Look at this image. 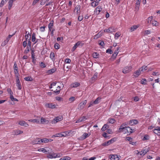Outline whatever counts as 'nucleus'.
Returning a JSON list of instances; mask_svg holds the SVG:
<instances>
[{
  "label": "nucleus",
  "mask_w": 160,
  "mask_h": 160,
  "mask_svg": "<svg viewBox=\"0 0 160 160\" xmlns=\"http://www.w3.org/2000/svg\"><path fill=\"white\" fill-rule=\"evenodd\" d=\"M6 2L7 0H2L1 2L0 3V7H2Z\"/></svg>",
  "instance_id": "ea45409f"
},
{
  "label": "nucleus",
  "mask_w": 160,
  "mask_h": 160,
  "mask_svg": "<svg viewBox=\"0 0 160 160\" xmlns=\"http://www.w3.org/2000/svg\"><path fill=\"white\" fill-rule=\"evenodd\" d=\"M139 27L138 25H134L131 27L130 28V30L131 32H132L136 30Z\"/></svg>",
  "instance_id": "b1692460"
},
{
  "label": "nucleus",
  "mask_w": 160,
  "mask_h": 160,
  "mask_svg": "<svg viewBox=\"0 0 160 160\" xmlns=\"http://www.w3.org/2000/svg\"><path fill=\"white\" fill-rule=\"evenodd\" d=\"M98 73L97 72L95 73L93 77L92 78V80H96L98 78Z\"/></svg>",
  "instance_id": "72a5a7b5"
},
{
  "label": "nucleus",
  "mask_w": 160,
  "mask_h": 160,
  "mask_svg": "<svg viewBox=\"0 0 160 160\" xmlns=\"http://www.w3.org/2000/svg\"><path fill=\"white\" fill-rule=\"evenodd\" d=\"M54 21L53 20L51 21L50 23L48 24V27L49 29V31H51L52 29H54L53 28V26Z\"/></svg>",
  "instance_id": "ddd939ff"
},
{
  "label": "nucleus",
  "mask_w": 160,
  "mask_h": 160,
  "mask_svg": "<svg viewBox=\"0 0 160 160\" xmlns=\"http://www.w3.org/2000/svg\"><path fill=\"white\" fill-rule=\"evenodd\" d=\"M80 85V84L79 83L77 82H75L71 84V87L72 88H77Z\"/></svg>",
  "instance_id": "4be33fe9"
},
{
  "label": "nucleus",
  "mask_w": 160,
  "mask_h": 160,
  "mask_svg": "<svg viewBox=\"0 0 160 160\" xmlns=\"http://www.w3.org/2000/svg\"><path fill=\"white\" fill-rule=\"evenodd\" d=\"M24 80L26 81H32V78L31 77H27L24 78Z\"/></svg>",
  "instance_id": "4c0bfd02"
},
{
  "label": "nucleus",
  "mask_w": 160,
  "mask_h": 160,
  "mask_svg": "<svg viewBox=\"0 0 160 160\" xmlns=\"http://www.w3.org/2000/svg\"><path fill=\"white\" fill-rule=\"evenodd\" d=\"M153 26H157L158 25V22L156 21L153 20L152 21L151 23Z\"/></svg>",
  "instance_id": "8fccbe9b"
},
{
  "label": "nucleus",
  "mask_w": 160,
  "mask_h": 160,
  "mask_svg": "<svg viewBox=\"0 0 160 160\" xmlns=\"http://www.w3.org/2000/svg\"><path fill=\"white\" fill-rule=\"evenodd\" d=\"M108 122L110 123H114L115 122V119L114 118H109L108 120Z\"/></svg>",
  "instance_id": "c03bdc74"
},
{
  "label": "nucleus",
  "mask_w": 160,
  "mask_h": 160,
  "mask_svg": "<svg viewBox=\"0 0 160 160\" xmlns=\"http://www.w3.org/2000/svg\"><path fill=\"white\" fill-rule=\"evenodd\" d=\"M41 143L43 142L45 143L48 142V139L46 138H44L40 139Z\"/></svg>",
  "instance_id": "e433bc0d"
},
{
  "label": "nucleus",
  "mask_w": 160,
  "mask_h": 160,
  "mask_svg": "<svg viewBox=\"0 0 160 160\" xmlns=\"http://www.w3.org/2000/svg\"><path fill=\"white\" fill-rule=\"evenodd\" d=\"M13 2L9 0L8 2V9L10 10L12 7Z\"/></svg>",
  "instance_id": "58836bf2"
},
{
  "label": "nucleus",
  "mask_w": 160,
  "mask_h": 160,
  "mask_svg": "<svg viewBox=\"0 0 160 160\" xmlns=\"http://www.w3.org/2000/svg\"><path fill=\"white\" fill-rule=\"evenodd\" d=\"M93 57L94 58H99V55L98 52H94L92 54Z\"/></svg>",
  "instance_id": "7c9ffc66"
},
{
  "label": "nucleus",
  "mask_w": 160,
  "mask_h": 160,
  "mask_svg": "<svg viewBox=\"0 0 160 160\" xmlns=\"http://www.w3.org/2000/svg\"><path fill=\"white\" fill-rule=\"evenodd\" d=\"M76 44L77 45V46H82L84 45V43L82 42V41H79Z\"/></svg>",
  "instance_id": "09e8293b"
},
{
  "label": "nucleus",
  "mask_w": 160,
  "mask_h": 160,
  "mask_svg": "<svg viewBox=\"0 0 160 160\" xmlns=\"http://www.w3.org/2000/svg\"><path fill=\"white\" fill-rule=\"evenodd\" d=\"M140 69L141 72H144L145 71L147 70L148 67L147 66H142Z\"/></svg>",
  "instance_id": "c85d7f7f"
},
{
  "label": "nucleus",
  "mask_w": 160,
  "mask_h": 160,
  "mask_svg": "<svg viewBox=\"0 0 160 160\" xmlns=\"http://www.w3.org/2000/svg\"><path fill=\"white\" fill-rule=\"evenodd\" d=\"M141 71L140 68L138 70L135 71L134 73L133 76L135 77H138L141 73Z\"/></svg>",
  "instance_id": "f8f14e48"
},
{
  "label": "nucleus",
  "mask_w": 160,
  "mask_h": 160,
  "mask_svg": "<svg viewBox=\"0 0 160 160\" xmlns=\"http://www.w3.org/2000/svg\"><path fill=\"white\" fill-rule=\"evenodd\" d=\"M148 152V151L145 149H142L141 151H139L138 150H136L134 151V153L136 154L137 156L139 157V156L142 157L144 155Z\"/></svg>",
  "instance_id": "f257e3e1"
},
{
  "label": "nucleus",
  "mask_w": 160,
  "mask_h": 160,
  "mask_svg": "<svg viewBox=\"0 0 160 160\" xmlns=\"http://www.w3.org/2000/svg\"><path fill=\"white\" fill-rule=\"evenodd\" d=\"M38 151L42 152L46 154H49V153H51V150H46L44 148H39L38 149Z\"/></svg>",
  "instance_id": "6e6552de"
},
{
  "label": "nucleus",
  "mask_w": 160,
  "mask_h": 160,
  "mask_svg": "<svg viewBox=\"0 0 160 160\" xmlns=\"http://www.w3.org/2000/svg\"><path fill=\"white\" fill-rule=\"evenodd\" d=\"M36 34L35 33H33L32 34V37L31 40L32 42H34L36 39Z\"/></svg>",
  "instance_id": "f704fd0d"
},
{
  "label": "nucleus",
  "mask_w": 160,
  "mask_h": 160,
  "mask_svg": "<svg viewBox=\"0 0 160 160\" xmlns=\"http://www.w3.org/2000/svg\"><path fill=\"white\" fill-rule=\"evenodd\" d=\"M55 57L54 53L53 52H51L50 54V58L53 61L55 60V59L54 58Z\"/></svg>",
  "instance_id": "cd10ccee"
},
{
  "label": "nucleus",
  "mask_w": 160,
  "mask_h": 160,
  "mask_svg": "<svg viewBox=\"0 0 160 160\" xmlns=\"http://www.w3.org/2000/svg\"><path fill=\"white\" fill-rule=\"evenodd\" d=\"M69 100L71 102H73L75 100V97H71L69 98Z\"/></svg>",
  "instance_id": "13d9d810"
},
{
  "label": "nucleus",
  "mask_w": 160,
  "mask_h": 160,
  "mask_svg": "<svg viewBox=\"0 0 160 160\" xmlns=\"http://www.w3.org/2000/svg\"><path fill=\"white\" fill-rule=\"evenodd\" d=\"M125 129H126V128H125L124 127H123L122 125H121L120 127H119V132H124V131L125 130Z\"/></svg>",
  "instance_id": "a878e982"
},
{
  "label": "nucleus",
  "mask_w": 160,
  "mask_h": 160,
  "mask_svg": "<svg viewBox=\"0 0 160 160\" xmlns=\"http://www.w3.org/2000/svg\"><path fill=\"white\" fill-rule=\"evenodd\" d=\"M134 129H132L130 127H128L127 128H126V129L124 131V133H126L127 132L128 133L130 134L134 132Z\"/></svg>",
  "instance_id": "1a4fd4ad"
},
{
  "label": "nucleus",
  "mask_w": 160,
  "mask_h": 160,
  "mask_svg": "<svg viewBox=\"0 0 160 160\" xmlns=\"http://www.w3.org/2000/svg\"><path fill=\"white\" fill-rule=\"evenodd\" d=\"M62 155V154L61 153H55V158L61 157Z\"/></svg>",
  "instance_id": "774afa93"
},
{
  "label": "nucleus",
  "mask_w": 160,
  "mask_h": 160,
  "mask_svg": "<svg viewBox=\"0 0 160 160\" xmlns=\"http://www.w3.org/2000/svg\"><path fill=\"white\" fill-rule=\"evenodd\" d=\"M31 49V48L28 47V46H27L26 47V49L24 50V53L25 54H27L29 51Z\"/></svg>",
  "instance_id": "79ce46f5"
},
{
  "label": "nucleus",
  "mask_w": 160,
  "mask_h": 160,
  "mask_svg": "<svg viewBox=\"0 0 160 160\" xmlns=\"http://www.w3.org/2000/svg\"><path fill=\"white\" fill-rule=\"evenodd\" d=\"M98 3L99 2L95 0L94 2H91V5L92 7H95L98 5Z\"/></svg>",
  "instance_id": "c756f323"
},
{
  "label": "nucleus",
  "mask_w": 160,
  "mask_h": 160,
  "mask_svg": "<svg viewBox=\"0 0 160 160\" xmlns=\"http://www.w3.org/2000/svg\"><path fill=\"white\" fill-rule=\"evenodd\" d=\"M109 158L111 160H118L119 159L118 156L115 154L110 155Z\"/></svg>",
  "instance_id": "dca6fc26"
},
{
  "label": "nucleus",
  "mask_w": 160,
  "mask_h": 160,
  "mask_svg": "<svg viewBox=\"0 0 160 160\" xmlns=\"http://www.w3.org/2000/svg\"><path fill=\"white\" fill-rule=\"evenodd\" d=\"M14 70H18V67L16 63V62H15L14 63V65L13 66Z\"/></svg>",
  "instance_id": "680f3d73"
},
{
  "label": "nucleus",
  "mask_w": 160,
  "mask_h": 160,
  "mask_svg": "<svg viewBox=\"0 0 160 160\" xmlns=\"http://www.w3.org/2000/svg\"><path fill=\"white\" fill-rule=\"evenodd\" d=\"M102 36V32H101V31L99 32L98 34L95 35L94 38V39H97L99 38L101 36Z\"/></svg>",
  "instance_id": "5701e85b"
},
{
  "label": "nucleus",
  "mask_w": 160,
  "mask_h": 160,
  "mask_svg": "<svg viewBox=\"0 0 160 160\" xmlns=\"http://www.w3.org/2000/svg\"><path fill=\"white\" fill-rule=\"evenodd\" d=\"M40 139H41L39 138H36L34 140L32 141V143L33 144H40L41 143L40 142Z\"/></svg>",
  "instance_id": "f3484780"
},
{
  "label": "nucleus",
  "mask_w": 160,
  "mask_h": 160,
  "mask_svg": "<svg viewBox=\"0 0 160 160\" xmlns=\"http://www.w3.org/2000/svg\"><path fill=\"white\" fill-rule=\"evenodd\" d=\"M45 106L46 108L52 109L55 108H56V105L52 102L46 103L45 105Z\"/></svg>",
  "instance_id": "423d86ee"
},
{
  "label": "nucleus",
  "mask_w": 160,
  "mask_h": 160,
  "mask_svg": "<svg viewBox=\"0 0 160 160\" xmlns=\"http://www.w3.org/2000/svg\"><path fill=\"white\" fill-rule=\"evenodd\" d=\"M108 128V126L107 124H105L101 128V130L103 131H105Z\"/></svg>",
  "instance_id": "a19ab883"
},
{
  "label": "nucleus",
  "mask_w": 160,
  "mask_h": 160,
  "mask_svg": "<svg viewBox=\"0 0 160 160\" xmlns=\"http://www.w3.org/2000/svg\"><path fill=\"white\" fill-rule=\"evenodd\" d=\"M62 116H59L55 118L51 121L52 124H55L59 121H61L62 119Z\"/></svg>",
  "instance_id": "39448f33"
},
{
  "label": "nucleus",
  "mask_w": 160,
  "mask_h": 160,
  "mask_svg": "<svg viewBox=\"0 0 160 160\" xmlns=\"http://www.w3.org/2000/svg\"><path fill=\"white\" fill-rule=\"evenodd\" d=\"M139 100V98L137 96H136L133 98V100L135 102H138Z\"/></svg>",
  "instance_id": "bf43d9fd"
},
{
  "label": "nucleus",
  "mask_w": 160,
  "mask_h": 160,
  "mask_svg": "<svg viewBox=\"0 0 160 160\" xmlns=\"http://www.w3.org/2000/svg\"><path fill=\"white\" fill-rule=\"evenodd\" d=\"M153 132L158 135H160V127H158L153 130Z\"/></svg>",
  "instance_id": "9d476101"
},
{
  "label": "nucleus",
  "mask_w": 160,
  "mask_h": 160,
  "mask_svg": "<svg viewBox=\"0 0 160 160\" xmlns=\"http://www.w3.org/2000/svg\"><path fill=\"white\" fill-rule=\"evenodd\" d=\"M101 99L102 98L101 97H98L94 101H93V103H94V104H97L98 103L100 102V101Z\"/></svg>",
  "instance_id": "393cba45"
},
{
  "label": "nucleus",
  "mask_w": 160,
  "mask_h": 160,
  "mask_svg": "<svg viewBox=\"0 0 160 160\" xmlns=\"http://www.w3.org/2000/svg\"><path fill=\"white\" fill-rule=\"evenodd\" d=\"M66 134H62V133H56L55 135H53L52 137V138L65 137L66 136Z\"/></svg>",
  "instance_id": "4468645a"
},
{
  "label": "nucleus",
  "mask_w": 160,
  "mask_h": 160,
  "mask_svg": "<svg viewBox=\"0 0 160 160\" xmlns=\"http://www.w3.org/2000/svg\"><path fill=\"white\" fill-rule=\"evenodd\" d=\"M120 47H118L117 48V49H116V50L114 51V54H115V56H116L117 55V54H118V53L119 52V50L120 49Z\"/></svg>",
  "instance_id": "de8ad7c7"
},
{
  "label": "nucleus",
  "mask_w": 160,
  "mask_h": 160,
  "mask_svg": "<svg viewBox=\"0 0 160 160\" xmlns=\"http://www.w3.org/2000/svg\"><path fill=\"white\" fill-rule=\"evenodd\" d=\"M139 4H135V11L136 12L138 11L139 8Z\"/></svg>",
  "instance_id": "603ef678"
},
{
  "label": "nucleus",
  "mask_w": 160,
  "mask_h": 160,
  "mask_svg": "<svg viewBox=\"0 0 160 160\" xmlns=\"http://www.w3.org/2000/svg\"><path fill=\"white\" fill-rule=\"evenodd\" d=\"M7 91L8 93L10 95V98L12 101H18V100L17 99L14 98L13 96V92L12 91L11 89L10 88H8L7 89Z\"/></svg>",
  "instance_id": "20e7f679"
},
{
  "label": "nucleus",
  "mask_w": 160,
  "mask_h": 160,
  "mask_svg": "<svg viewBox=\"0 0 160 160\" xmlns=\"http://www.w3.org/2000/svg\"><path fill=\"white\" fill-rule=\"evenodd\" d=\"M153 17L152 16L149 17L147 20V22L148 24H151L152 21Z\"/></svg>",
  "instance_id": "2f4dec72"
},
{
  "label": "nucleus",
  "mask_w": 160,
  "mask_h": 160,
  "mask_svg": "<svg viewBox=\"0 0 160 160\" xmlns=\"http://www.w3.org/2000/svg\"><path fill=\"white\" fill-rule=\"evenodd\" d=\"M49 122V121L46 120L43 117L41 118V123L42 124H47Z\"/></svg>",
  "instance_id": "a211bd4d"
},
{
  "label": "nucleus",
  "mask_w": 160,
  "mask_h": 160,
  "mask_svg": "<svg viewBox=\"0 0 160 160\" xmlns=\"http://www.w3.org/2000/svg\"><path fill=\"white\" fill-rule=\"evenodd\" d=\"M138 123V120L136 119H132L130 121V124L131 125H133L137 124Z\"/></svg>",
  "instance_id": "6ab92c4d"
},
{
  "label": "nucleus",
  "mask_w": 160,
  "mask_h": 160,
  "mask_svg": "<svg viewBox=\"0 0 160 160\" xmlns=\"http://www.w3.org/2000/svg\"><path fill=\"white\" fill-rule=\"evenodd\" d=\"M28 46L30 47V48H31V42L30 38L28 39Z\"/></svg>",
  "instance_id": "0e129e2a"
},
{
  "label": "nucleus",
  "mask_w": 160,
  "mask_h": 160,
  "mask_svg": "<svg viewBox=\"0 0 160 160\" xmlns=\"http://www.w3.org/2000/svg\"><path fill=\"white\" fill-rule=\"evenodd\" d=\"M35 55H33L31 56L32 62L34 65H35L36 63V59H35Z\"/></svg>",
  "instance_id": "37998d69"
},
{
  "label": "nucleus",
  "mask_w": 160,
  "mask_h": 160,
  "mask_svg": "<svg viewBox=\"0 0 160 160\" xmlns=\"http://www.w3.org/2000/svg\"><path fill=\"white\" fill-rule=\"evenodd\" d=\"M120 35V33L119 32H117L115 35L114 38L115 39H118Z\"/></svg>",
  "instance_id": "49530a36"
},
{
  "label": "nucleus",
  "mask_w": 160,
  "mask_h": 160,
  "mask_svg": "<svg viewBox=\"0 0 160 160\" xmlns=\"http://www.w3.org/2000/svg\"><path fill=\"white\" fill-rule=\"evenodd\" d=\"M55 153H54L51 154H49L47 155V158H55Z\"/></svg>",
  "instance_id": "473e14b6"
},
{
  "label": "nucleus",
  "mask_w": 160,
  "mask_h": 160,
  "mask_svg": "<svg viewBox=\"0 0 160 160\" xmlns=\"http://www.w3.org/2000/svg\"><path fill=\"white\" fill-rule=\"evenodd\" d=\"M55 98L59 102L62 101L63 100V98L59 97H56Z\"/></svg>",
  "instance_id": "864d4df0"
},
{
  "label": "nucleus",
  "mask_w": 160,
  "mask_h": 160,
  "mask_svg": "<svg viewBox=\"0 0 160 160\" xmlns=\"http://www.w3.org/2000/svg\"><path fill=\"white\" fill-rule=\"evenodd\" d=\"M147 80L146 79H142L141 81V83L142 84L145 85L146 84Z\"/></svg>",
  "instance_id": "338daca9"
},
{
  "label": "nucleus",
  "mask_w": 160,
  "mask_h": 160,
  "mask_svg": "<svg viewBox=\"0 0 160 160\" xmlns=\"http://www.w3.org/2000/svg\"><path fill=\"white\" fill-rule=\"evenodd\" d=\"M114 28L113 27H111L109 28L105 29L104 30V32H112L114 31Z\"/></svg>",
  "instance_id": "2eb2a0df"
},
{
  "label": "nucleus",
  "mask_w": 160,
  "mask_h": 160,
  "mask_svg": "<svg viewBox=\"0 0 160 160\" xmlns=\"http://www.w3.org/2000/svg\"><path fill=\"white\" fill-rule=\"evenodd\" d=\"M86 117L83 116L82 117L79 118L78 120H77L76 122V123H79L80 122L82 121H85L86 120Z\"/></svg>",
  "instance_id": "aec40b11"
},
{
  "label": "nucleus",
  "mask_w": 160,
  "mask_h": 160,
  "mask_svg": "<svg viewBox=\"0 0 160 160\" xmlns=\"http://www.w3.org/2000/svg\"><path fill=\"white\" fill-rule=\"evenodd\" d=\"M18 124L22 126L27 127L28 126V125L26 123V122L23 121H20Z\"/></svg>",
  "instance_id": "412c9836"
},
{
  "label": "nucleus",
  "mask_w": 160,
  "mask_h": 160,
  "mask_svg": "<svg viewBox=\"0 0 160 160\" xmlns=\"http://www.w3.org/2000/svg\"><path fill=\"white\" fill-rule=\"evenodd\" d=\"M90 135V134H88L87 133H84L83 134V136L84 138V139H85L88 137Z\"/></svg>",
  "instance_id": "4d7b16f0"
},
{
  "label": "nucleus",
  "mask_w": 160,
  "mask_h": 160,
  "mask_svg": "<svg viewBox=\"0 0 160 160\" xmlns=\"http://www.w3.org/2000/svg\"><path fill=\"white\" fill-rule=\"evenodd\" d=\"M54 47L55 49H58L60 48V46L58 43H56L54 44Z\"/></svg>",
  "instance_id": "a18cd8bd"
},
{
  "label": "nucleus",
  "mask_w": 160,
  "mask_h": 160,
  "mask_svg": "<svg viewBox=\"0 0 160 160\" xmlns=\"http://www.w3.org/2000/svg\"><path fill=\"white\" fill-rule=\"evenodd\" d=\"M99 44L102 46V47H104V43L103 41L99 40Z\"/></svg>",
  "instance_id": "6e6d98bb"
},
{
  "label": "nucleus",
  "mask_w": 160,
  "mask_h": 160,
  "mask_svg": "<svg viewBox=\"0 0 160 160\" xmlns=\"http://www.w3.org/2000/svg\"><path fill=\"white\" fill-rule=\"evenodd\" d=\"M86 100H84L83 102H80L78 105V108L80 110H82L84 108V106L86 104Z\"/></svg>",
  "instance_id": "0eeeda50"
},
{
  "label": "nucleus",
  "mask_w": 160,
  "mask_h": 160,
  "mask_svg": "<svg viewBox=\"0 0 160 160\" xmlns=\"http://www.w3.org/2000/svg\"><path fill=\"white\" fill-rule=\"evenodd\" d=\"M16 86L18 88L19 90H21L22 88L21 82L20 81H16Z\"/></svg>",
  "instance_id": "bb28decb"
},
{
  "label": "nucleus",
  "mask_w": 160,
  "mask_h": 160,
  "mask_svg": "<svg viewBox=\"0 0 160 160\" xmlns=\"http://www.w3.org/2000/svg\"><path fill=\"white\" fill-rule=\"evenodd\" d=\"M149 136L147 134H146L144 135V137L143 138L142 140L143 141L148 140L149 139Z\"/></svg>",
  "instance_id": "3c124183"
},
{
  "label": "nucleus",
  "mask_w": 160,
  "mask_h": 160,
  "mask_svg": "<svg viewBox=\"0 0 160 160\" xmlns=\"http://www.w3.org/2000/svg\"><path fill=\"white\" fill-rule=\"evenodd\" d=\"M102 8L101 6H99L97 7L94 11V12L96 14H98L102 10Z\"/></svg>",
  "instance_id": "9b49d317"
},
{
  "label": "nucleus",
  "mask_w": 160,
  "mask_h": 160,
  "mask_svg": "<svg viewBox=\"0 0 160 160\" xmlns=\"http://www.w3.org/2000/svg\"><path fill=\"white\" fill-rule=\"evenodd\" d=\"M117 138H112L110 140H108L107 142H104L102 144V145L103 146H108L111 144L113 143L116 141Z\"/></svg>",
  "instance_id": "f03ea898"
},
{
  "label": "nucleus",
  "mask_w": 160,
  "mask_h": 160,
  "mask_svg": "<svg viewBox=\"0 0 160 160\" xmlns=\"http://www.w3.org/2000/svg\"><path fill=\"white\" fill-rule=\"evenodd\" d=\"M64 160H70L71 158L68 156H65L62 157Z\"/></svg>",
  "instance_id": "e2e57ef3"
},
{
  "label": "nucleus",
  "mask_w": 160,
  "mask_h": 160,
  "mask_svg": "<svg viewBox=\"0 0 160 160\" xmlns=\"http://www.w3.org/2000/svg\"><path fill=\"white\" fill-rule=\"evenodd\" d=\"M78 47V46H77V45L75 43V45H74V46L72 47V52L74 51L76 49V48Z\"/></svg>",
  "instance_id": "69168bd1"
},
{
  "label": "nucleus",
  "mask_w": 160,
  "mask_h": 160,
  "mask_svg": "<svg viewBox=\"0 0 160 160\" xmlns=\"http://www.w3.org/2000/svg\"><path fill=\"white\" fill-rule=\"evenodd\" d=\"M56 71V69L55 68H52L48 71V72L50 74H51L55 72Z\"/></svg>",
  "instance_id": "c9c22d12"
},
{
  "label": "nucleus",
  "mask_w": 160,
  "mask_h": 160,
  "mask_svg": "<svg viewBox=\"0 0 160 160\" xmlns=\"http://www.w3.org/2000/svg\"><path fill=\"white\" fill-rule=\"evenodd\" d=\"M80 7L79 5L76 6L75 9V11H76L77 13H78V11L80 10Z\"/></svg>",
  "instance_id": "5fc2aeb1"
},
{
  "label": "nucleus",
  "mask_w": 160,
  "mask_h": 160,
  "mask_svg": "<svg viewBox=\"0 0 160 160\" xmlns=\"http://www.w3.org/2000/svg\"><path fill=\"white\" fill-rule=\"evenodd\" d=\"M132 67L131 66H128L125 67L122 69V72L124 74L130 72L132 70Z\"/></svg>",
  "instance_id": "7ed1b4c3"
},
{
  "label": "nucleus",
  "mask_w": 160,
  "mask_h": 160,
  "mask_svg": "<svg viewBox=\"0 0 160 160\" xmlns=\"http://www.w3.org/2000/svg\"><path fill=\"white\" fill-rule=\"evenodd\" d=\"M106 52L109 54H112L113 53V51L111 49H108L106 51Z\"/></svg>",
  "instance_id": "052dcab7"
}]
</instances>
